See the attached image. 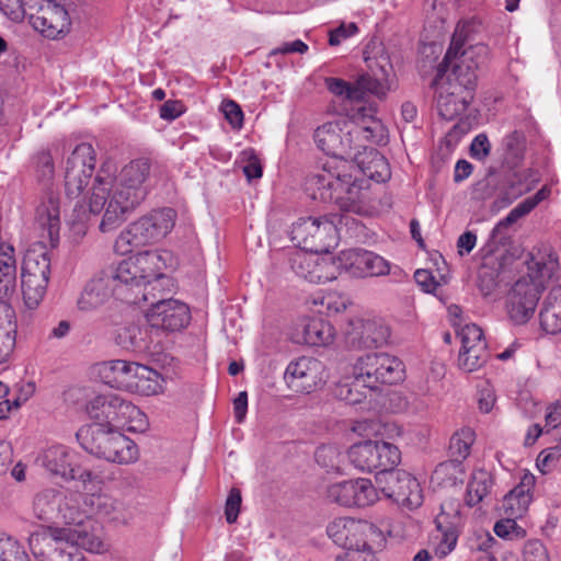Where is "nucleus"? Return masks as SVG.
<instances>
[{
    "mask_svg": "<svg viewBox=\"0 0 561 561\" xmlns=\"http://www.w3.org/2000/svg\"><path fill=\"white\" fill-rule=\"evenodd\" d=\"M356 89L358 90L359 101H362L366 93L383 98L387 94L388 85L382 80L363 75L356 80Z\"/></svg>",
    "mask_w": 561,
    "mask_h": 561,
    "instance_id": "bf43d9fd",
    "label": "nucleus"
},
{
    "mask_svg": "<svg viewBox=\"0 0 561 561\" xmlns=\"http://www.w3.org/2000/svg\"><path fill=\"white\" fill-rule=\"evenodd\" d=\"M241 492L238 489H231L225 506L226 520L232 524L237 520L241 507Z\"/></svg>",
    "mask_w": 561,
    "mask_h": 561,
    "instance_id": "69168bd1",
    "label": "nucleus"
},
{
    "mask_svg": "<svg viewBox=\"0 0 561 561\" xmlns=\"http://www.w3.org/2000/svg\"><path fill=\"white\" fill-rule=\"evenodd\" d=\"M77 438L87 451L111 462L129 465L139 458L136 443L113 426L101 423L84 426L78 431Z\"/></svg>",
    "mask_w": 561,
    "mask_h": 561,
    "instance_id": "20e7f679",
    "label": "nucleus"
},
{
    "mask_svg": "<svg viewBox=\"0 0 561 561\" xmlns=\"http://www.w3.org/2000/svg\"><path fill=\"white\" fill-rule=\"evenodd\" d=\"M325 88L335 96L348 100L351 102L359 101L356 81L347 82L340 78L329 77L324 79Z\"/></svg>",
    "mask_w": 561,
    "mask_h": 561,
    "instance_id": "6e6d98bb",
    "label": "nucleus"
},
{
    "mask_svg": "<svg viewBox=\"0 0 561 561\" xmlns=\"http://www.w3.org/2000/svg\"><path fill=\"white\" fill-rule=\"evenodd\" d=\"M334 264L333 256H319L314 252L297 251L290 257V266L295 274L313 284L336 279Z\"/></svg>",
    "mask_w": 561,
    "mask_h": 561,
    "instance_id": "5701e85b",
    "label": "nucleus"
},
{
    "mask_svg": "<svg viewBox=\"0 0 561 561\" xmlns=\"http://www.w3.org/2000/svg\"><path fill=\"white\" fill-rule=\"evenodd\" d=\"M539 323L547 334L561 333V287H552L543 299Z\"/></svg>",
    "mask_w": 561,
    "mask_h": 561,
    "instance_id": "2f4dec72",
    "label": "nucleus"
},
{
    "mask_svg": "<svg viewBox=\"0 0 561 561\" xmlns=\"http://www.w3.org/2000/svg\"><path fill=\"white\" fill-rule=\"evenodd\" d=\"M376 483L382 494L399 505L416 508L423 502V492L415 477L402 469L378 472Z\"/></svg>",
    "mask_w": 561,
    "mask_h": 561,
    "instance_id": "ddd939ff",
    "label": "nucleus"
},
{
    "mask_svg": "<svg viewBox=\"0 0 561 561\" xmlns=\"http://www.w3.org/2000/svg\"><path fill=\"white\" fill-rule=\"evenodd\" d=\"M519 290L508 289L505 297V310L508 319L515 325L526 324L534 316L536 308L529 307L526 301L518 297Z\"/></svg>",
    "mask_w": 561,
    "mask_h": 561,
    "instance_id": "a19ab883",
    "label": "nucleus"
},
{
    "mask_svg": "<svg viewBox=\"0 0 561 561\" xmlns=\"http://www.w3.org/2000/svg\"><path fill=\"white\" fill-rule=\"evenodd\" d=\"M127 401L115 396H96L91 399L87 405V412L91 419L98 421V423L110 426L119 425L122 423V414L126 407Z\"/></svg>",
    "mask_w": 561,
    "mask_h": 561,
    "instance_id": "bb28decb",
    "label": "nucleus"
},
{
    "mask_svg": "<svg viewBox=\"0 0 561 561\" xmlns=\"http://www.w3.org/2000/svg\"><path fill=\"white\" fill-rule=\"evenodd\" d=\"M49 279L22 276V294L25 306L36 309L45 297Z\"/></svg>",
    "mask_w": 561,
    "mask_h": 561,
    "instance_id": "49530a36",
    "label": "nucleus"
},
{
    "mask_svg": "<svg viewBox=\"0 0 561 561\" xmlns=\"http://www.w3.org/2000/svg\"><path fill=\"white\" fill-rule=\"evenodd\" d=\"M525 561H550L548 551L539 540H531L524 548Z\"/></svg>",
    "mask_w": 561,
    "mask_h": 561,
    "instance_id": "774afa93",
    "label": "nucleus"
},
{
    "mask_svg": "<svg viewBox=\"0 0 561 561\" xmlns=\"http://www.w3.org/2000/svg\"><path fill=\"white\" fill-rule=\"evenodd\" d=\"M539 181V173L533 169H525L522 171H514L508 180V203L512 199L529 192L535 184Z\"/></svg>",
    "mask_w": 561,
    "mask_h": 561,
    "instance_id": "a18cd8bd",
    "label": "nucleus"
},
{
    "mask_svg": "<svg viewBox=\"0 0 561 561\" xmlns=\"http://www.w3.org/2000/svg\"><path fill=\"white\" fill-rule=\"evenodd\" d=\"M154 299L150 296V308L146 313L151 328L175 332L188 325L191 310L186 304L178 299Z\"/></svg>",
    "mask_w": 561,
    "mask_h": 561,
    "instance_id": "a211bd4d",
    "label": "nucleus"
},
{
    "mask_svg": "<svg viewBox=\"0 0 561 561\" xmlns=\"http://www.w3.org/2000/svg\"><path fill=\"white\" fill-rule=\"evenodd\" d=\"M173 255L167 250L144 251L122 261L116 267V277L122 285L121 296L133 305L149 301L165 280L163 271L173 266Z\"/></svg>",
    "mask_w": 561,
    "mask_h": 561,
    "instance_id": "7ed1b4c3",
    "label": "nucleus"
},
{
    "mask_svg": "<svg viewBox=\"0 0 561 561\" xmlns=\"http://www.w3.org/2000/svg\"><path fill=\"white\" fill-rule=\"evenodd\" d=\"M350 170L357 175L362 173L370 180L378 183L390 179V168L386 158L375 149H370L364 158L357 161V164H351Z\"/></svg>",
    "mask_w": 561,
    "mask_h": 561,
    "instance_id": "72a5a7b5",
    "label": "nucleus"
},
{
    "mask_svg": "<svg viewBox=\"0 0 561 561\" xmlns=\"http://www.w3.org/2000/svg\"><path fill=\"white\" fill-rule=\"evenodd\" d=\"M37 220L43 228L47 229L49 239L53 241L58 237L60 226V211L58 199L53 195L37 208Z\"/></svg>",
    "mask_w": 561,
    "mask_h": 561,
    "instance_id": "ea45409f",
    "label": "nucleus"
},
{
    "mask_svg": "<svg viewBox=\"0 0 561 561\" xmlns=\"http://www.w3.org/2000/svg\"><path fill=\"white\" fill-rule=\"evenodd\" d=\"M491 485V476L485 471L473 473L471 481L467 486V504L474 506L489 496Z\"/></svg>",
    "mask_w": 561,
    "mask_h": 561,
    "instance_id": "09e8293b",
    "label": "nucleus"
},
{
    "mask_svg": "<svg viewBox=\"0 0 561 561\" xmlns=\"http://www.w3.org/2000/svg\"><path fill=\"white\" fill-rule=\"evenodd\" d=\"M147 334V329L137 324H128L117 330L115 342L125 350L142 352L149 348Z\"/></svg>",
    "mask_w": 561,
    "mask_h": 561,
    "instance_id": "58836bf2",
    "label": "nucleus"
},
{
    "mask_svg": "<svg viewBox=\"0 0 561 561\" xmlns=\"http://www.w3.org/2000/svg\"><path fill=\"white\" fill-rule=\"evenodd\" d=\"M334 337L335 330L330 322L321 318H312L301 322L295 341L310 346H327L333 343Z\"/></svg>",
    "mask_w": 561,
    "mask_h": 561,
    "instance_id": "c756f323",
    "label": "nucleus"
},
{
    "mask_svg": "<svg viewBox=\"0 0 561 561\" xmlns=\"http://www.w3.org/2000/svg\"><path fill=\"white\" fill-rule=\"evenodd\" d=\"M351 327L352 331L348 332L351 340L359 346H378L389 336L388 328L373 319H355L351 322Z\"/></svg>",
    "mask_w": 561,
    "mask_h": 561,
    "instance_id": "c85d7f7f",
    "label": "nucleus"
},
{
    "mask_svg": "<svg viewBox=\"0 0 561 561\" xmlns=\"http://www.w3.org/2000/svg\"><path fill=\"white\" fill-rule=\"evenodd\" d=\"M476 285L480 293L488 297L491 294V247L485 244L474 256Z\"/></svg>",
    "mask_w": 561,
    "mask_h": 561,
    "instance_id": "79ce46f5",
    "label": "nucleus"
},
{
    "mask_svg": "<svg viewBox=\"0 0 561 561\" xmlns=\"http://www.w3.org/2000/svg\"><path fill=\"white\" fill-rule=\"evenodd\" d=\"M123 283L116 277V270L111 273H101L93 277L83 288L79 299L78 308L82 311H93L103 306L112 296L131 304L119 294Z\"/></svg>",
    "mask_w": 561,
    "mask_h": 561,
    "instance_id": "4be33fe9",
    "label": "nucleus"
},
{
    "mask_svg": "<svg viewBox=\"0 0 561 561\" xmlns=\"http://www.w3.org/2000/svg\"><path fill=\"white\" fill-rule=\"evenodd\" d=\"M105 163L99 170L89 192L90 215L103 214L100 230L107 232L121 225L147 196L150 163L137 159L126 164L117 175Z\"/></svg>",
    "mask_w": 561,
    "mask_h": 561,
    "instance_id": "f257e3e1",
    "label": "nucleus"
},
{
    "mask_svg": "<svg viewBox=\"0 0 561 561\" xmlns=\"http://www.w3.org/2000/svg\"><path fill=\"white\" fill-rule=\"evenodd\" d=\"M122 423L118 427H125L130 432H145L148 428L147 415L141 412L136 405L127 401L126 407L123 408Z\"/></svg>",
    "mask_w": 561,
    "mask_h": 561,
    "instance_id": "3c124183",
    "label": "nucleus"
},
{
    "mask_svg": "<svg viewBox=\"0 0 561 561\" xmlns=\"http://www.w3.org/2000/svg\"><path fill=\"white\" fill-rule=\"evenodd\" d=\"M535 483V476L530 472H525L520 478V482L504 496L501 506L503 515L522 518L531 502V489Z\"/></svg>",
    "mask_w": 561,
    "mask_h": 561,
    "instance_id": "a878e982",
    "label": "nucleus"
},
{
    "mask_svg": "<svg viewBox=\"0 0 561 561\" xmlns=\"http://www.w3.org/2000/svg\"><path fill=\"white\" fill-rule=\"evenodd\" d=\"M62 493L55 489H46L38 492L33 500L34 515L42 520H50L60 513Z\"/></svg>",
    "mask_w": 561,
    "mask_h": 561,
    "instance_id": "e433bc0d",
    "label": "nucleus"
},
{
    "mask_svg": "<svg viewBox=\"0 0 561 561\" xmlns=\"http://www.w3.org/2000/svg\"><path fill=\"white\" fill-rule=\"evenodd\" d=\"M314 457L316 461L328 470L339 468L340 453L335 447L321 446L316 450Z\"/></svg>",
    "mask_w": 561,
    "mask_h": 561,
    "instance_id": "e2e57ef3",
    "label": "nucleus"
},
{
    "mask_svg": "<svg viewBox=\"0 0 561 561\" xmlns=\"http://www.w3.org/2000/svg\"><path fill=\"white\" fill-rule=\"evenodd\" d=\"M37 462L51 477L60 478L64 481L82 479L84 470L78 462L76 453L62 445L51 446L45 449L37 458Z\"/></svg>",
    "mask_w": 561,
    "mask_h": 561,
    "instance_id": "b1692460",
    "label": "nucleus"
},
{
    "mask_svg": "<svg viewBox=\"0 0 561 561\" xmlns=\"http://www.w3.org/2000/svg\"><path fill=\"white\" fill-rule=\"evenodd\" d=\"M474 432L470 427H462L450 437L449 440V455L450 462L440 463L436 470L435 474L438 476L445 470H447L450 466H455V462L460 463L470 455V449L472 444L474 443Z\"/></svg>",
    "mask_w": 561,
    "mask_h": 561,
    "instance_id": "f704fd0d",
    "label": "nucleus"
},
{
    "mask_svg": "<svg viewBox=\"0 0 561 561\" xmlns=\"http://www.w3.org/2000/svg\"><path fill=\"white\" fill-rule=\"evenodd\" d=\"M328 536L346 550L371 551L369 542L380 537V530L371 523L351 517L333 519L327 527Z\"/></svg>",
    "mask_w": 561,
    "mask_h": 561,
    "instance_id": "4468645a",
    "label": "nucleus"
},
{
    "mask_svg": "<svg viewBox=\"0 0 561 561\" xmlns=\"http://www.w3.org/2000/svg\"><path fill=\"white\" fill-rule=\"evenodd\" d=\"M462 65H455L453 71L448 75H442V69L437 72L432 85L437 93L438 114L447 121H453L462 114L470 102V90L476 85V73L473 70Z\"/></svg>",
    "mask_w": 561,
    "mask_h": 561,
    "instance_id": "0eeeda50",
    "label": "nucleus"
},
{
    "mask_svg": "<svg viewBox=\"0 0 561 561\" xmlns=\"http://www.w3.org/2000/svg\"><path fill=\"white\" fill-rule=\"evenodd\" d=\"M176 213L172 208L154 209L130 222L115 240L114 249L121 255L152 245L163 240L175 225Z\"/></svg>",
    "mask_w": 561,
    "mask_h": 561,
    "instance_id": "39448f33",
    "label": "nucleus"
},
{
    "mask_svg": "<svg viewBox=\"0 0 561 561\" xmlns=\"http://www.w3.org/2000/svg\"><path fill=\"white\" fill-rule=\"evenodd\" d=\"M550 194V190L543 186L536 194L529 196L517 204L508 214L517 221L527 216L531 210L536 208L542 201H545Z\"/></svg>",
    "mask_w": 561,
    "mask_h": 561,
    "instance_id": "13d9d810",
    "label": "nucleus"
},
{
    "mask_svg": "<svg viewBox=\"0 0 561 561\" xmlns=\"http://www.w3.org/2000/svg\"><path fill=\"white\" fill-rule=\"evenodd\" d=\"M95 167V152L90 144H79L68 157L65 168V190L70 198L79 197L89 184Z\"/></svg>",
    "mask_w": 561,
    "mask_h": 561,
    "instance_id": "dca6fc26",
    "label": "nucleus"
},
{
    "mask_svg": "<svg viewBox=\"0 0 561 561\" xmlns=\"http://www.w3.org/2000/svg\"><path fill=\"white\" fill-rule=\"evenodd\" d=\"M23 19L47 38L55 39L68 32L70 19L67 10L54 0H23Z\"/></svg>",
    "mask_w": 561,
    "mask_h": 561,
    "instance_id": "9d476101",
    "label": "nucleus"
},
{
    "mask_svg": "<svg viewBox=\"0 0 561 561\" xmlns=\"http://www.w3.org/2000/svg\"><path fill=\"white\" fill-rule=\"evenodd\" d=\"M30 548L37 561H83L66 528H42L31 534Z\"/></svg>",
    "mask_w": 561,
    "mask_h": 561,
    "instance_id": "1a4fd4ad",
    "label": "nucleus"
},
{
    "mask_svg": "<svg viewBox=\"0 0 561 561\" xmlns=\"http://www.w3.org/2000/svg\"><path fill=\"white\" fill-rule=\"evenodd\" d=\"M517 519L518 518L504 515L493 525V533H495L497 537L511 541L525 538L526 530L517 525Z\"/></svg>",
    "mask_w": 561,
    "mask_h": 561,
    "instance_id": "5fc2aeb1",
    "label": "nucleus"
},
{
    "mask_svg": "<svg viewBox=\"0 0 561 561\" xmlns=\"http://www.w3.org/2000/svg\"><path fill=\"white\" fill-rule=\"evenodd\" d=\"M371 391L376 390L369 388L366 378L354 370V364L351 366L350 376L344 377L335 388L336 397L348 404L362 403Z\"/></svg>",
    "mask_w": 561,
    "mask_h": 561,
    "instance_id": "473e14b6",
    "label": "nucleus"
},
{
    "mask_svg": "<svg viewBox=\"0 0 561 561\" xmlns=\"http://www.w3.org/2000/svg\"><path fill=\"white\" fill-rule=\"evenodd\" d=\"M290 236L304 252L328 253L337 243L335 224L327 216L298 219Z\"/></svg>",
    "mask_w": 561,
    "mask_h": 561,
    "instance_id": "6e6552de",
    "label": "nucleus"
},
{
    "mask_svg": "<svg viewBox=\"0 0 561 561\" xmlns=\"http://www.w3.org/2000/svg\"><path fill=\"white\" fill-rule=\"evenodd\" d=\"M517 222L518 221L515 220L510 214L501 219L493 228V244L495 243V239L500 238L502 240V237H500L502 231L514 228ZM503 243L493 247V257H495L497 262L495 277L496 286L506 279L511 280L519 266V248L513 244L510 238L503 237Z\"/></svg>",
    "mask_w": 561,
    "mask_h": 561,
    "instance_id": "aec40b11",
    "label": "nucleus"
},
{
    "mask_svg": "<svg viewBox=\"0 0 561 561\" xmlns=\"http://www.w3.org/2000/svg\"><path fill=\"white\" fill-rule=\"evenodd\" d=\"M351 163L333 159L309 175L305 187L313 199L332 202L343 211L369 216L375 206L370 202L367 183L353 173Z\"/></svg>",
    "mask_w": 561,
    "mask_h": 561,
    "instance_id": "f03ea898",
    "label": "nucleus"
},
{
    "mask_svg": "<svg viewBox=\"0 0 561 561\" xmlns=\"http://www.w3.org/2000/svg\"><path fill=\"white\" fill-rule=\"evenodd\" d=\"M352 130L344 131L337 122H330L318 127L314 131L317 146L327 154L343 157L348 154L352 146Z\"/></svg>",
    "mask_w": 561,
    "mask_h": 561,
    "instance_id": "393cba45",
    "label": "nucleus"
},
{
    "mask_svg": "<svg viewBox=\"0 0 561 561\" xmlns=\"http://www.w3.org/2000/svg\"><path fill=\"white\" fill-rule=\"evenodd\" d=\"M525 271L512 284L511 290H519L522 301L537 308L542 291L549 282L554 280L559 273L558 254L550 247H541L529 254L523 262Z\"/></svg>",
    "mask_w": 561,
    "mask_h": 561,
    "instance_id": "423d86ee",
    "label": "nucleus"
},
{
    "mask_svg": "<svg viewBox=\"0 0 561 561\" xmlns=\"http://www.w3.org/2000/svg\"><path fill=\"white\" fill-rule=\"evenodd\" d=\"M221 111L226 117V119L229 122V124L234 129H239L242 127L243 124V112L241 107L231 100L224 101L221 104Z\"/></svg>",
    "mask_w": 561,
    "mask_h": 561,
    "instance_id": "0e129e2a",
    "label": "nucleus"
},
{
    "mask_svg": "<svg viewBox=\"0 0 561 561\" xmlns=\"http://www.w3.org/2000/svg\"><path fill=\"white\" fill-rule=\"evenodd\" d=\"M348 458L362 471L381 472L396 468L401 461V453L393 444L368 439L353 445Z\"/></svg>",
    "mask_w": 561,
    "mask_h": 561,
    "instance_id": "f8f14e48",
    "label": "nucleus"
},
{
    "mask_svg": "<svg viewBox=\"0 0 561 561\" xmlns=\"http://www.w3.org/2000/svg\"><path fill=\"white\" fill-rule=\"evenodd\" d=\"M462 41L458 37L457 34L453 36L449 48L446 51V55L442 61V64L437 68V72L442 69V75H448L449 69L451 71L455 68V65H462L465 68L472 70L468 65H466V57L468 51L462 49ZM466 69H463V73Z\"/></svg>",
    "mask_w": 561,
    "mask_h": 561,
    "instance_id": "8fccbe9b",
    "label": "nucleus"
},
{
    "mask_svg": "<svg viewBox=\"0 0 561 561\" xmlns=\"http://www.w3.org/2000/svg\"><path fill=\"white\" fill-rule=\"evenodd\" d=\"M461 346L458 355V367L467 373H473L485 367L491 358V351L483 331L474 323H465L458 329Z\"/></svg>",
    "mask_w": 561,
    "mask_h": 561,
    "instance_id": "f3484780",
    "label": "nucleus"
},
{
    "mask_svg": "<svg viewBox=\"0 0 561 561\" xmlns=\"http://www.w3.org/2000/svg\"><path fill=\"white\" fill-rule=\"evenodd\" d=\"M22 276L49 279L50 257L48 252L43 248L28 250L23 261Z\"/></svg>",
    "mask_w": 561,
    "mask_h": 561,
    "instance_id": "4c0bfd02",
    "label": "nucleus"
},
{
    "mask_svg": "<svg viewBox=\"0 0 561 561\" xmlns=\"http://www.w3.org/2000/svg\"><path fill=\"white\" fill-rule=\"evenodd\" d=\"M67 529V536L72 541L73 545L80 550L84 549L90 552H96L100 553L103 551L104 546L102 540L93 535L90 534L81 528H66Z\"/></svg>",
    "mask_w": 561,
    "mask_h": 561,
    "instance_id": "864d4df0",
    "label": "nucleus"
},
{
    "mask_svg": "<svg viewBox=\"0 0 561 561\" xmlns=\"http://www.w3.org/2000/svg\"><path fill=\"white\" fill-rule=\"evenodd\" d=\"M517 222L518 221L515 220L510 214L501 219L493 228V244L495 243V239L500 238L502 240V237H500L502 231L514 228ZM503 243L493 247V257H495L497 262L495 277L496 286L506 279L511 280L519 266V248L513 244L510 238L503 237Z\"/></svg>",
    "mask_w": 561,
    "mask_h": 561,
    "instance_id": "412c9836",
    "label": "nucleus"
},
{
    "mask_svg": "<svg viewBox=\"0 0 561 561\" xmlns=\"http://www.w3.org/2000/svg\"><path fill=\"white\" fill-rule=\"evenodd\" d=\"M363 277L383 276L390 272V263L382 256L367 250H362Z\"/></svg>",
    "mask_w": 561,
    "mask_h": 561,
    "instance_id": "603ef678",
    "label": "nucleus"
},
{
    "mask_svg": "<svg viewBox=\"0 0 561 561\" xmlns=\"http://www.w3.org/2000/svg\"><path fill=\"white\" fill-rule=\"evenodd\" d=\"M137 364L138 363L123 359L107 360L98 364L96 371L104 383L130 392Z\"/></svg>",
    "mask_w": 561,
    "mask_h": 561,
    "instance_id": "cd10ccee",
    "label": "nucleus"
},
{
    "mask_svg": "<svg viewBox=\"0 0 561 561\" xmlns=\"http://www.w3.org/2000/svg\"><path fill=\"white\" fill-rule=\"evenodd\" d=\"M354 370L365 377L369 388L379 389V385L397 383L404 378V365L396 356L387 353H367L356 358Z\"/></svg>",
    "mask_w": 561,
    "mask_h": 561,
    "instance_id": "9b49d317",
    "label": "nucleus"
},
{
    "mask_svg": "<svg viewBox=\"0 0 561 561\" xmlns=\"http://www.w3.org/2000/svg\"><path fill=\"white\" fill-rule=\"evenodd\" d=\"M351 119L356 124L353 134L365 140L379 142L385 136L382 123L376 118V110L373 106H359L352 110Z\"/></svg>",
    "mask_w": 561,
    "mask_h": 561,
    "instance_id": "7c9ffc66",
    "label": "nucleus"
},
{
    "mask_svg": "<svg viewBox=\"0 0 561 561\" xmlns=\"http://www.w3.org/2000/svg\"><path fill=\"white\" fill-rule=\"evenodd\" d=\"M328 379L325 365L318 358L300 356L287 365L284 373L286 386L297 393H311Z\"/></svg>",
    "mask_w": 561,
    "mask_h": 561,
    "instance_id": "2eb2a0df",
    "label": "nucleus"
},
{
    "mask_svg": "<svg viewBox=\"0 0 561 561\" xmlns=\"http://www.w3.org/2000/svg\"><path fill=\"white\" fill-rule=\"evenodd\" d=\"M0 561H28V558L15 539L0 537Z\"/></svg>",
    "mask_w": 561,
    "mask_h": 561,
    "instance_id": "680f3d73",
    "label": "nucleus"
},
{
    "mask_svg": "<svg viewBox=\"0 0 561 561\" xmlns=\"http://www.w3.org/2000/svg\"><path fill=\"white\" fill-rule=\"evenodd\" d=\"M333 261L336 266V277L345 273L351 277L363 278L362 249L342 251L339 255L333 256Z\"/></svg>",
    "mask_w": 561,
    "mask_h": 561,
    "instance_id": "c03bdc74",
    "label": "nucleus"
},
{
    "mask_svg": "<svg viewBox=\"0 0 561 561\" xmlns=\"http://www.w3.org/2000/svg\"><path fill=\"white\" fill-rule=\"evenodd\" d=\"M164 378L154 369L137 364L130 392L142 396L158 394L163 391Z\"/></svg>",
    "mask_w": 561,
    "mask_h": 561,
    "instance_id": "c9c22d12",
    "label": "nucleus"
},
{
    "mask_svg": "<svg viewBox=\"0 0 561 561\" xmlns=\"http://www.w3.org/2000/svg\"><path fill=\"white\" fill-rule=\"evenodd\" d=\"M352 484V506L366 507L378 501V491L369 479H355Z\"/></svg>",
    "mask_w": 561,
    "mask_h": 561,
    "instance_id": "de8ad7c7",
    "label": "nucleus"
},
{
    "mask_svg": "<svg viewBox=\"0 0 561 561\" xmlns=\"http://www.w3.org/2000/svg\"><path fill=\"white\" fill-rule=\"evenodd\" d=\"M436 534L433 537L434 552L445 558L456 547L461 525L459 503L454 500L440 505V513L435 518Z\"/></svg>",
    "mask_w": 561,
    "mask_h": 561,
    "instance_id": "6ab92c4d",
    "label": "nucleus"
},
{
    "mask_svg": "<svg viewBox=\"0 0 561 561\" xmlns=\"http://www.w3.org/2000/svg\"><path fill=\"white\" fill-rule=\"evenodd\" d=\"M505 153L504 161L507 165L515 168L522 161L524 156V144L518 133H513L504 140Z\"/></svg>",
    "mask_w": 561,
    "mask_h": 561,
    "instance_id": "4d7b16f0",
    "label": "nucleus"
},
{
    "mask_svg": "<svg viewBox=\"0 0 561 561\" xmlns=\"http://www.w3.org/2000/svg\"><path fill=\"white\" fill-rule=\"evenodd\" d=\"M16 331L12 332L4 331L0 332V364H4L12 357L16 342Z\"/></svg>",
    "mask_w": 561,
    "mask_h": 561,
    "instance_id": "338daca9",
    "label": "nucleus"
},
{
    "mask_svg": "<svg viewBox=\"0 0 561 561\" xmlns=\"http://www.w3.org/2000/svg\"><path fill=\"white\" fill-rule=\"evenodd\" d=\"M91 503L99 515L108 517L111 520L126 523L128 519L125 505L107 494L94 496Z\"/></svg>",
    "mask_w": 561,
    "mask_h": 561,
    "instance_id": "37998d69",
    "label": "nucleus"
},
{
    "mask_svg": "<svg viewBox=\"0 0 561 561\" xmlns=\"http://www.w3.org/2000/svg\"><path fill=\"white\" fill-rule=\"evenodd\" d=\"M352 480L333 483L328 486L327 497L330 502L342 506H352Z\"/></svg>",
    "mask_w": 561,
    "mask_h": 561,
    "instance_id": "052dcab7",
    "label": "nucleus"
}]
</instances>
